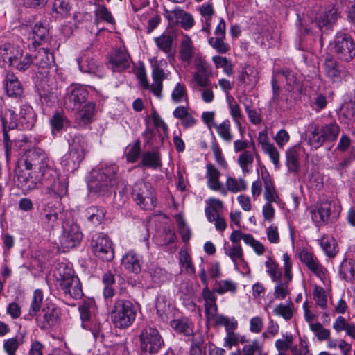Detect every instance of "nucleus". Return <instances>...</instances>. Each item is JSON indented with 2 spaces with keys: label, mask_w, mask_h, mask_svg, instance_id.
Here are the masks:
<instances>
[{
  "label": "nucleus",
  "mask_w": 355,
  "mask_h": 355,
  "mask_svg": "<svg viewBox=\"0 0 355 355\" xmlns=\"http://www.w3.org/2000/svg\"><path fill=\"white\" fill-rule=\"evenodd\" d=\"M17 184L24 191H30L44 184L49 191L62 197L67 193L66 178H60L58 171L49 165V159L41 148L28 150L18 161L15 170Z\"/></svg>",
  "instance_id": "1"
},
{
  "label": "nucleus",
  "mask_w": 355,
  "mask_h": 355,
  "mask_svg": "<svg viewBox=\"0 0 355 355\" xmlns=\"http://www.w3.org/2000/svg\"><path fill=\"white\" fill-rule=\"evenodd\" d=\"M116 164L101 166L91 171L87 186L89 191L99 196H109L118 182Z\"/></svg>",
  "instance_id": "2"
},
{
  "label": "nucleus",
  "mask_w": 355,
  "mask_h": 355,
  "mask_svg": "<svg viewBox=\"0 0 355 355\" xmlns=\"http://www.w3.org/2000/svg\"><path fill=\"white\" fill-rule=\"evenodd\" d=\"M87 144L84 137L75 135L69 140V150L62 157L61 165L67 171H76L84 159L87 153Z\"/></svg>",
  "instance_id": "3"
},
{
  "label": "nucleus",
  "mask_w": 355,
  "mask_h": 355,
  "mask_svg": "<svg viewBox=\"0 0 355 355\" xmlns=\"http://www.w3.org/2000/svg\"><path fill=\"white\" fill-rule=\"evenodd\" d=\"M60 288L63 292L74 299L80 298L83 295V291L80 282L75 275L72 268L66 263H61L58 265L54 272Z\"/></svg>",
  "instance_id": "4"
},
{
  "label": "nucleus",
  "mask_w": 355,
  "mask_h": 355,
  "mask_svg": "<svg viewBox=\"0 0 355 355\" xmlns=\"http://www.w3.org/2000/svg\"><path fill=\"white\" fill-rule=\"evenodd\" d=\"M137 309L130 300L117 298L111 308V320L116 328L125 329L135 320Z\"/></svg>",
  "instance_id": "5"
},
{
  "label": "nucleus",
  "mask_w": 355,
  "mask_h": 355,
  "mask_svg": "<svg viewBox=\"0 0 355 355\" xmlns=\"http://www.w3.org/2000/svg\"><path fill=\"white\" fill-rule=\"evenodd\" d=\"M340 126L332 121L320 127L314 123L308 125V143L312 148L317 149L325 141H334L340 133Z\"/></svg>",
  "instance_id": "6"
},
{
  "label": "nucleus",
  "mask_w": 355,
  "mask_h": 355,
  "mask_svg": "<svg viewBox=\"0 0 355 355\" xmlns=\"http://www.w3.org/2000/svg\"><path fill=\"white\" fill-rule=\"evenodd\" d=\"M341 208L336 202L323 198L311 208V218L317 226L334 223L339 217Z\"/></svg>",
  "instance_id": "7"
},
{
  "label": "nucleus",
  "mask_w": 355,
  "mask_h": 355,
  "mask_svg": "<svg viewBox=\"0 0 355 355\" xmlns=\"http://www.w3.org/2000/svg\"><path fill=\"white\" fill-rule=\"evenodd\" d=\"M132 196L136 203L144 210H152L156 206V197L148 182H137L132 187Z\"/></svg>",
  "instance_id": "8"
},
{
  "label": "nucleus",
  "mask_w": 355,
  "mask_h": 355,
  "mask_svg": "<svg viewBox=\"0 0 355 355\" xmlns=\"http://www.w3.org/2000/svg\"><path fill=\"white\" fill-rule=\"evenodd\" d=\"M91 248L94 254L103 261L110 262L114 257L112 242L107 235L103 233H97L93 235Z\"/></svg>",
  "instance_id": "9"
},
{
  "label": "nucleus",
  "mask_w": 355,
  "mask_h": 355,
  "mask_svg": "<svg viewBox=\"0 0 355 355\" xmlns=\"http://www.w3.org/2000/svg\"><path fill=\"white\" fill-rule=\"evenodd\" d=\"M140 349L143 352L155 354L164 345V340L157 329L147 327L139 335Z\"/></svg>",
  "instance_id": "10"
},
{
  "label": "nucleus",
  "mask_w": 355,
  "mask_h": 355,
  "mask_svg": "<svg viewBox=\"0 0 355 355\" xmlns=\"http://www.w3.org/2000/svg\"><path fill=\"white\" fill-rule=\"evenodd\" d=\"M334 52L340 60L349 62L355 57V43L348 34L338 32L334 39Z\"/></svg>",
  "instance_id": "11"
},
{
  "label": "nucleus",
  "mask_w": 355,
  "mask_h": 355,
  "mask_svg": "<svg viewBox=\"0 0 355 355\" xmlns=\"http://www.w3.org/2000/svg\"><path fill=\"white\" fill-rule=\"evenodd\" d=\"M60 310L54 304H46L42 309L41 313L36 316L37 325L43 330H48L55 326L59 320Z\"/></svg>",
  "instance_id": "12"
},
{
  "label": "nucleus",
  "mask_w": 355,
  "mask_h": 355,
  "mask_svg": "<svg viewBox=\"0 0 355 355\" xmlns=\"http://www.w3.org/2000/svg\"><path fill=\"white\" fill-rule=\"evenodd\" d=\"M326 76L333 83H340L348 77V71L331 55L326 57L324 62Z\"/></svg>",
  "instance_id": "13"
},
{
  "label": "nucleus",
  "mask_w": 355,
  "mask_h": 355,
  "mask_svg": "<svg viewBox=\"0 0 355 355\" xmlns=\"http://www.w3.org/2000/svg\"><path fill=\"white\" fill-rule=\"evenodd\" d=\"M32 55L35 70L42 75H47L55 64L53 54L49 49L41 48Z\"/></svg>",
  "instance_id": "14"
},
{
  "label": "nucleus",
  "mask_w": 355,
  "mask_h": 355,
  "mask_svg": "<svg viewBox=\"0 0 355 355\" xmlns=\"http://www.w3.org/2000/svg\"><path fill=\"white\" fill-rule=\"evenodd\" d=\"M82 327L90 330L94 336L98 334L99 322H96L94 314L95 306L92 302H85L78 308Z\"/></svg>",
  "instance_id": "15"
},
{
  "label": "nucleus",
  "mask_w": 355,
  "mask_h": 355,
  "mask_svg": "<svg viewBox=\"0 0 355 355\" xmlns=\"http://www.w3.org/2000/svg\"><path fill=\"white\" fill-rule=\"evenodd\" d=\"M226 25L224 19H220L215 28L214 36L208 40L209 44L220 54H225L230 50V45L225 42Z\"/></svg>",
  "instance_id": "16"
},
{
  "label": "nucleus",
  "mask_w": 355,
  "mask_h": 355,
  "mask_svg": "<svg viewBox=\"0 0 355 355\" xmlns=\"http://www.w3.org/2000/svg\"><path fill=\"white\" fill-rule=\"evenodd\" d=\"M83 238V234L76 223H67L63 226V234L60 242L64 248H72L78 245Z\"/></svg>",
  "instance_id": "17"
},
{
  "label": "nucleus",
  "mask_w": 355,
  "mask_h": 355,
  "mask_svg": "<svg viewBox=\"0 0 355 355\" xmlns=\"http://www.w3.org/2000/svg\"><path fill=\"white\" fill-rule=\"evenodd\" d=\"M88 96L87 90L81 86H71L67 88L64 97V106L67 109L73 110L85 102Z\"/></svg>",
  "instance_id": "18"
},
{
  "label": "nucleus",
  "mask_w": 355,
  "mask_h": 355,
  "mask_svg": "<svg viewBox=\"0 0 355 355\" xmlns=\"http://www.w3.org/2000/svg\"><path fill=\"white\" fill-rule=\"evenodd\" d=\"M299 258L317 277L324 279L327 270L312 252L302 250L299 253Z\"/></svg>",
  "instance_id": "19"
},
{
  "label": "nucleus",
  "mask_w": 355,
  "mask_h": 355,
  "mask_svg": "<svg viewBox=\"0 0 355 355\" xmlns=\"http://www.w3.org/2000/svg\"><path fill=\"white\" fill-rule=\"evenodd\" d=\"M121 263L128 271L139 274L141 271L144 261L142 256L132 250L123 256Z\"/></svg>",
  "instance_id": "20"
},
{
  "label": "nucleus",
  "mask_w": 355,
  "mask_h": 355,
  "mask_svg": "<svg viewBox=\"0 0 355 355\" xmlns=\"http://www.w3.org/2000/svg\"><path fill=\"white\" fill-rule=\"evenodd\" d=\"M23 50L17 45L6 43L0 46V56L4 62L12 67L14 62L22 56Z\"/></svg>",
  "instance_id": "21"
},
{
  "label": "nucleus",
  "mask_w": 355,
  "mask_h": 355,
  "mask_svg": "<svg viewBox=\"0 0 355 355\" xmlns=\"http://www.w3.org/2000/svg\"><path fill=\"white\" fill-rule=\"evenodd\" d=\"M194 65L196 71L193 74V78L197 85L201 87L211 86L209 72L205 60L200 57L196 58L194 60Z\"/></svg>",
  "instance_id": "22"
},
{
  "label": "nucleus",
  "mask_w": 355,
  "mask_h": 355,
  "mask_svg": "<svg viewBox=\"0 0 355 355\" xmlns=\"http://www.w3.org/2000/svg\"><path fill=\"white\" fill-rule=\"evenodd\" d=\"M4 85L8 96L14 98H21L23 96L22 85L13 72L7 73Z\"/></svg>",
  "instance_id": "23"
},
{
  "label": "nucleus",
  "mask_w": 355,
  "mask_h": 355,
  "mask_svg": "<svg viewBox=\"0 0 355 355\" xmlns=\"http://www.w3.org/2000/svg\"><path fill=\"white\" fill-rule=\"evenodd\" d=\"M206 169L207 187L211 190L219 191L222 194L226 195L227 190L223 187V184L219 180L220 175L219 171L212 164H207Z\"/></svg>",
  "instance_id": "24"
},
{
  "label": "nucleus",
  "mask_w": 355,
  "mask_h": 355,
  "mask_svg": "<svg viewBox=\"0 0 355 355\" xmlns=\"http://www.w3.org/2000/svg\"><path fill=\"white\" fill-rule=\"evenodd\" d=\"M202 297L205 302V313L207 320L216 317V313H218V306L214 291L209 288H204L202 291Z\"/></svg>",
  "instance_id": "25"
},
{
  "label": "nucleus",
  "mask_w": 355,
  "mask_h": 355,
  "mask_svg": "<svg viewBox=\"0 0 355 355\" xmlns=\"http://www.w3.org/2000/svg\"><path fill=\"white\" fill-rule=\"evenodd\" d=\"M167 17L171 22L180 24L181 26L186 30L190 29L193 26L192 15L181 9H174Z\"/></svg>",
  "instance_id": "26"
},
{
  "label": "nucleus",
  "mask_w": 355,
  "mask_h": 355,
  "mask_svg": "<svg viewBox=\"0 0 355 355\" xmlns=\"http://www.w3.org/2000/svg\"><path fill=\"white\" fill-rule=\"evenodd\" d=\"M110 63L114 71H121L129 67V55L126 51L119 49L113 52Z\"/></svg>",
  "instance_id": "27"
},
{
  "label": "nucleus",
  "mask_w": 355,
  "mask_h": 355,
  "mask_svg": "<svg viewBox=\"0 0 355 355\" xmlns=\"http://www.w3.org/2000/svg\"><path fill=\"white\" fill-rule=\"evenodd\" d=\"M42 225L46 230H52L58 225V214L54 207L47 204L40 214Z\"/></svg>",
  "instance_id": "28"
},
{
  "label": "nucleus",
  "mask_w": 355,
  "mask_h": 355,
  "mask_svg": "<svg viewBox=\"0 0 355 355\" xmlns=\"http://www.w3.org/2000/svg\"><path fill=\"white\" fill-rule=\"evenodd\" d=\"M227 101L230 110V116L235 123L241 136L245 132V127L242 125V121L244 120V116L241 112V108L234 98L230 96H227Z\"/></svg>",
  "instance_id": "29"
},
{
  "label": "nucleus",
  "mask_w": 355,
  "mask_h": 355,
  "mask_svg": "<svg viewBox=\"0 0 355 355\" xmlns=\"http://www.w3.org/2000/svg\"><path fill=\"white\" fill-rule=\"evenodd\" d=\"M173 115L175 119L180 120L181 125L184 128L193 127L197 123V120L194 118L191 112H189V107L186 106H178L176 107Z\"/></svg>",
  "instance_id": "30"
},
{
  "label": "nucleus",
  "mask_w": 355,
  "mask_h": 355,
  "mask_svg": "<svg viewBox=\"0 0 355 355\" xmlns=\"http://www.w3.org/2000/svg\"><path fill=\"white\" fill-rule=\"evenodd\" d=\"M171 327L176 333L185 336L194 335V325L192 321L187 318L175 319L171 322Z\"/></svg>",
  "instance_id": "31"
},
{
  "label": "nucleus",
  "mask_w": 355,
  "mask_h": 355,
  "mask_svg": "<svg viewBox=\"0 0 355 355\" xmlns=\"http://www.w3.org/2000/svg\"><path fill=\"white\" fill-rule=\"evenodd\" d=\"M152 77L153 83L150 85V90L155 96L158 98H162V81L165 78V73L164 70L157 64H155L153 66Z\"/></svg>",
  "instance_id": "32"
},
{
  "label": "nucleus",
  "mask_w": 355,
  "mask_h": 355,
  "mask_svg": "<svg viewBox=\"0 0 355 355\" xmlns=\"http://www.w3.org/2000/svg\"><path fill=\"white\" fill-rule=\"evenodd\" d=\"M194 55V46L191 39L187 35L181 38L180 44V59L188 64L191 61Z\"/></svg>",
  "instance_id": "33"
},
{
  "label": "nucleus",
  "mask_w": 355,
  "mask_h": 355,
  "mask_svg": "<svg viewBox=\"0 0 355 355\" xmlns=\"http://www.w3.org/2000/svg\"><path fill=\"white\" fill-rule=\"evenodd\" d=\"M33 44L41 45L48 41L49 31L47 26L42 22H36L32 29Z\"/></svg>",
  "instance_id": "34"
},
{
  "label": "nucleus",
  "mask_w": 355,
  "mask_h": 355,
  "mask_svg": "<svg viewBox=\"0 0 355 355\" xmlns=\"http://www.w3.org/2000/svg\"><path fill=\"white\" fill-rule=\"evenodd\" d=\"M261 179L264 184L263 197L267 202H276L278 198L277 192L275 191V187L271 180L268 172L261 171Z\"/></svg>",
  "instance_id": "35"
},
{
  "label": "nucleus",
  "mask_w": 355,
  "mask_h": 355,
  "mask_svg": "<svg viewBox=\"0 0 355 355\" xmlns=\"http://www.w3.org/2000/svg\"><path fill=\"white\" fill-rule=\"evenodd\" d=\"M338 11L336 8H332L327 12H324L315 21L316 26L321 32H325L326 29L334 24L338 17Z\"/></svg>",
  "instance_id": "36"
},
{
  "label": "nucleus",
  "mask_w": 355,
  "mask_h": 355,
  "mask_svg": "<svg viewBox=\"0 0 355 355\" xmlns=\"http://www.w3.org/2000/svg\"><path fill=\"white\" fill-rule=\"evenodd\" d=\"M37 92L40 97L41 102L47 106L56 100V94L54 88L46 83H42L37 86Z\"/></svg>",
  "instance_id": "37"
},
{
  "label": "nucleus",
  "mask_w": 355,
  "mask_h": 355,
  "mask_svg": "<svg viewBox=\"0 0 355 355\" xmlns=\"http://www.w3.org/2000/svg\"><path fill=\"white\" fill-rule=\"evenodd\" d=\"M96 105L94 103H88L78 110L76 114V120L80 125H86L91 122L94 116Z\"/></svg>",
  "instance_id": "38"
},
{
  "label": "nucleus",
  "mask_w": 355,
  "mask_h": 355,
  "mask_svg": "<svg viewBox=\"0 0 355 355\" xmlns=\"http://www.w3.org/2000/svg\"><path fill=\"white\" fill-rule=\"evenodd\" d=\"M20 125L26 130L31 129L35 123V116L33 108L30 106H23L21 108L19 118Z\"/></svg>",
  "instance_id": "39"
},
{
  "label": "nucleus",
  "mask_w": 355,
  "mask_h": 355,
  "mask_svg": "<svg viewBox=\"0 0 355 355\" xmlns=\"http://www.w3.org/2000/svg\"><path fill=\"white\" fill-rule=\"evenodd\" d=\"M80 70L84 73H88L101 76L100 67L97 61L92 58L83 57L78 60Z\"/></svg>",
  "instance_id": "40"
},
{
  "label": "nucleus",
  "mask_w": 355,
  "mask_h": 355,
  "mask_svg": "<svg viewBox=\"0 0 355 355\" xmlns=\"http://www.w3.org/2000/svg\"><path fill=\"white\" fill-rule=\"evenodd\" d=\"M286 166L289 172L297 173L300 169L299 148L293 146L286 151Z\"/></svg>",
  "instance_id": "41"
},
{
  "label": "nucleus",
  "mask_w": 355,
  "mask_h": 355,
  "mask_svg": "<svg viewBox=\"0 0 355 355\" xmlns=\"http://www.w3.org/2000/svg\"><path fill=\"white\" fill-rule=\"evenodd\" d=\"M43 298L44 295L42 291L40 289H36L33 293L28 313L24 316L26 320H30L38 313L41 309Z\"/></svg>",
  "instance_id": "42"
},
{
  "label": "nucleus",
  "mask_w": 355,
  "mask_h": 355,
  "mask_svg": "<svg viewBox=\"0 0 355 355\" xmlns=\"http://www.w3.org/2000/svg\"><path fill=\"white\" fill-rule=\"evenodd\" d=\"M318 241L327 257L331 258L336 255L338 251V245L333 237L324 236Z\"/></svg>",
  "instance_id": "43"
},
{
  "label": "nucleus",
  "mask_w": 355,
  "mask_h": 355,
  "mask_svg": "<svg viewBox=\"0 0 355 355\" xmlns=\"http://www.w3.org/2000/svg\"><path fill=\"white\" fill-rule=\"evenodd\" d=\"M85 215L89 221L97 226L101 224L105 216V211L103 207L92 206L85 211Z\"/></svg>",
  "instance_id": "44"
},
{
  "label": "nucleus",
  "mask_w": 355,
  "mask_h": 355,
  "mask_svg": "<svg viewBox=\"0 0 355 355\" xmlns=\"http://www.w3.org/2000/svg\"><path fill=\"white\" fill-rule=\"evenodd\" d=\"M340 277L346 280H352L355 278V261L352 259L343 260L339 267Z\"/></svg>",
  "instance_id": "45"
},
{
  "label": "nucleus",
  "mask_w": 355,
  "mask_h": 355,
  "mask_svg": "<svg viewBox=\"0 0 355 355\" xmlns=\"http://www.w3.org/2000/svg\"><path fill=\"white\" fill-rule=\"evenodd\" d=\"M141 165L146 168H157L162 165L160 155L156 151L144 153Z\"/></svg>",
  "instance_id": "46"
},
{
  "label": "nucleus",
  "mask_w": 355,
  "mask_h": 355,
  "mask_svg": "<svg viewBox=\"0 0 355 355\" xmlns=\"http://www.w3.org/2000/svg\"><path fill=\"white\" fill-rule=\"evenodd\" d=\"M156 46L166 54L170 55L172 53L173 37L167 33L162 34L154 39Z\"/></svg>",
  "instance_id": "47"
},
{
  "label": "nucleus",
  "mask_w": 355,
  "mask_h": 355,
  "mask_svg": "<svg viewBox=\"0 0 355 355\" xmlns=\"http://www.w3.org/2000/svg\"><path fill=\"white\" fill-rule=\"evenodd\" d=\"M214 128L224 141L228 144L232 141L233 135L231 132V123L229 119H225L221 123L216 124Z\"/></svg>",
  "instance_id": "48"
},
{
  "label": "nucleus",
  "mask_w": 355,
  "mask_h": 355,
  "mask_svg": "<svg viewBox=\"0 0 355 355\" xmlns=\"http://www.w3.org/2000/svg\"><path fill=\"white\" fill-rule=\"evenodd\" d=\"M208 321L214 322L216 326H224L226 331L236 329L238 326V323L234 318L230 319L223 315H218L217 313H216V317L209 318Z\"/></svg>",
  "instance_id": "49"
},
{
  "label": "nucleus",
  "mask_w": 355,
  "mask_h": 355,
  "mask_svg": "<svg viewBox=\"0 0 355 355\" xmlns=\"http://www.w3.org/2000/svg\"><path fill=\"white\" fill-rule=\"evenodd\" d=\"M225 186L227 191L234 193L244 191L248 189L246 181L241 178L236 179L232 177H227Z\"/></svg>",
  "instance_id": "50"
},
{
  "label": "nucleus",
  "mask_w": 355,
  "mask_h": 355,
  "mask_svg": "<svg viewBox=\"0 0 355 355\" xmlns=\"http://www.w3.org/2000/svg\"><path fill=\"white\" fill-rule=\"evenodd\" d=\"M237 290V284L232 280L225 279L216 282L213 291L219 295H223L227 292L235 293Z\"/></svg>",
  "instance_id": "51"
},
{
  "label": "nucleus",
  "mask_w": 355,
  "mask_h": 355,
  "mask_svg": "<svg viewBox=\"0 0 355 355\" xmlns=\"http://www.w3.org/2000/svg\"><path fill=\"white\" fill-rule=\"evenodd\" d=\"M102 282L105 286L103 296L105 299L111 298L114 295V289L112 284L115 283L114 275L110 271L106 272L102 277Z\"/></svg>",
  "instance_id": "52"
},
{
  "label": "nucleus",
  "mask_w": 355,
  "mask_h": 355,
  "mask_svg": "<svg viewBox=\"0 0 355 355\" xmlns=\"http://www.w3.org/2000/svg\"><path fill=\"white\" fill-rule=\"evenodd\" d=\"M254 161L253 153L250 150H244L238 157L237 162L244 174L250 172L249 167H251Z\"/></svg>",
  "instance_id": "53"
},
{
  "label": "nucleus",
  "mask_w": 355,
  "mask_h": 355,
  "mask_svg": "<svg viewBox=\"0 0 355 355\" xmlns=\"http://www.w3.org/2000/svg\"><path fill=\"white\" fill-rule=\"evenodd\" d=\"M179 256L180 264L184 268L185 272L189 275H193L195 273V268L187 249L182 248L179 252Z\"/></svg>",
  "instance_id": "54"
},
{
  "label": "nucleus",
  "mask_w": 355,
  "mask_h": 355,
  "mask_svg": "<svg viewBox=\"0 0 355 355\" xmlns=\"http://www.w3.org/2000/svg\"><path fill=\"white\" fill-rule=\"evenodd\" d=\"M50 123L52 134L55 135L63 129L64 125H67L68 121L63 114L57 112L52 116Z\"/></svg>",
  "instance_id": "55"
},
{
  "label": "nucleus",
  "mask_w": 355,
  "mask_h": 355,
  "mask_svg": "<svg viewBox=\"0 0 355 355\" xmlns=\"http://www.w3.org/2000/svg\"><path fill=\"white\" fill-rule=\"evenodd\" d=\"M31 67H33V55L29 53L25 54V55L21 56L18 58L12 66L15 69L24 72L28 70Z\"/></svg>",
  "instance_id": "56"
},
{
  "label": "nucleus",
  "mask_w": 355,
  "mask_h": 355,
  "mask_svg": "<svg viewBox=\"0 0 355 355\" xmlns=\"http://www.w3.org/2000/svg\"><path fill=\"white\" fill-rule=\"evenodd\" d=\"M0 130L3 132V141L5 145V153L7 159H8L10 154V148L12 143L11 137L12 135L11 133H9L7 129V119L6 118H3V116L0 114Z\"/></svg>",
  "instance_id": "57"
},
{
  "label": "nucleus",
  "mask_w": 355,
  "mask_h": 355,
  "mask_svg": "<svg viewBox=\"0 0 355 355\" xmlns=\"http://www.w3.org/2000/svg\"><path fill=\"white\" fill-rule=\"evenodd\" d=\"M225 253L234 263L243 259V252L240 244H232L229 248H225Z\"/></svg>",
  "instance_id": "58"
},
{
  "label": "nucleus",
  "mask_w": 355,
  "mask_h": 355,
  "mask_svg": "<svg viewBox=\"0 0 355 355\" xmlns=\"http://www.w3.org/2000/svg\"><path fill=\"white\" fill-rule=\"evenodd\" d=\"M171 98L175 103H180L184 101H187L188 97L186 87L183 84L178 83L172 92Z\"/></svg>",
  "instance_id": "59"
},
{
  "label": "nucleus",
  "mask_w": 355,
  "mask_h": 355,
  "mask_svg": "<svg viewBox=\"0 0 355 355\" xmlns=\"http://www.w3.org/2000/svg\"><path fill=\"white\" fill-rule=\"evenodd\" d=\"M341 119L345 123H352L355 121V104L350 102L346 103L341 114Z\"/></svg>",
  "instance_id": "60"
},
{
  "label": "nucleus",
  "mask_w": 355,
  "mask_h": 355,
  "mask_svg": "<svg viewBox=\"0 0 355 355\" xmlns=\"http://www.w3.org/2000/svg\"><path fill=\"white\" fill-rule=\"evenodd\" d=\"M96 21H104L110 24L114 22V19L111 12L104 5H98L95 10Z\"/></svg>",
  "instance_id": "61"
},
{
  "label": "nucleus",
  "mask_w": 355,
  "mask_h": 355,
  "mask_svg": "<svg viewBox=\"0 0 355 355\" xmlns=\"http://www.w3.org/2000/svg\"><path fill=\"white\" fill-rule=\"evenodd\" d=\"M148 272L155 283L159 284L166 279V272L157 266L149 267Z\"/></svg>",
  "instance_id": "62"
},
{
  "label": "nucleus",
  "mask_w": 355,
  "mask_h": 355,
  "mask_svg": "<svg viewBox=\"0 0 355 355\" xmlns=\"http://www.w3.org/2000/svg\"><path fill=\"white\" fill-rule=\"evenodd\" d=\"M313 300L318 306L322 309H325L327 306V298L324 294V291L322 287L315 286L313 291Z\"/></svg>",
  "instance_id": "63"
},
{
  "label": "nucleus",
  "mask_w": 355,
  "mask_h": 355,
  "mask_svg": "<svg viewBox=\"0 0 355 355\" xmlns=\"http://www.w3.org/2000/svg\"><path fill=\"white\" fill-rule=\"evenodd\" d=\"M242 351L244 355H258L263 352V347L257 340H254L250 343L245 345Z\"/></svg>",
  "instance_id": "64"
}]
</instances>
